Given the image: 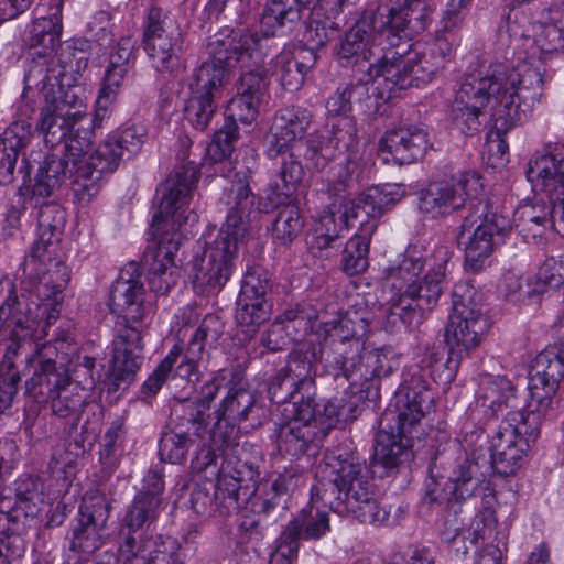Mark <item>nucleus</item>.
Segmentation results:
<instances>
[{"mask_svg":"<svg viewBox=\"0 0 564 564\" xmlns=\"http://www.w3.org/2000/svg\"><path fill=\"white\" fill-rule=\"evenodd\" d=\"M527 178L535 192L560 198L564 192V154L553 153L551 145L536 152L528 163Z\"/></svg>","mask_w":564,"mask_h":564,"instance_id":"24","label":"nucleus"},{"mask_svg":"<svg viewBox=\"0 0 564 564\" xmlns=\"http://www.w3.org/2000/svg\"><path fill=\"white\" fill-rule=\"evenodd\" d=\"M135 41L131 36H122L113 46L109 55V64L106 68L130 72L133 67V52Z\"/></svg>","mask_w":564,"mask_h":564,"instance_id":"59","label":"nucleus"},{"mask_svg":"<svg viewBox=\"0 0 564 564\" xmlns=\"http://www.w3.org/2000/svg\"><path fill=\"white\" fill-rule=\"evenodd\" d=\"M119 558L124 564H182L178 546L173 539L128 535L119 547Z\"/></svg>","mask_w":564,"mask_h":564,"instance_id":"23","label":"nucleus"},{"mask_svg":"<svg viewBox=\"0 0 564 564\" xmlns=\"http://www.w3.org/2000/svg\"><path fill=\"white\" fill-rule=\"evenodd\" d=\"M406 12L386 4H380L375 12H366L345 34L340 41L337 55L344 65H357L364 68L380 55L377 46L384 42L390 48L397 47L406 29ZM369 65H367L368 67Z\"/></svg>","mask_w":564,"mask_h":564,"instance_id":"6","label":"nucleus"},{"mask_svg":"<svg viewBox=\"0 0 564 564\" xmlns=\"http://www.w3.org/2000/svg\"><path fill=\"white\" fill-rule=\"evenodd\" d=\"M356 144V124L350 117H343L332 123L330 135L319 148L304 143L302 156L307 160L312 169L321 171L338 154L351 150Z\"/></svg>","mask_w":564,"mask_h":564,"instance_id":"25","label":"nucleus"},{"mask_svg":"<svg viewBox=\"0 0 564 564\" xmlns=\"http://www.w3.org/2000/svg\"><path fill=\"white\" fill-rule=\"evenodd\" d=\"M280 153L282 154V166L279 172L281 184L276 183L271 194L276 205L285 204L290 199L304 176V170L300 161L302 150L283 149Z\"/></svg>","mask_w":564,"mask_h":564,"instance_id":"35","label":"nucleus"},{"mask_svg":"<svg viewBox=\"0 0 564 564\" xmlns=\"http://www.w3.org/2000/svg\"><path fill=\"white\" fill-rule=\"evenodd\" d=\"M312 364L305 352L294 350L285 366L280 368L271 379L268 393L274 403H289L301 392L308 393L313 389L311 376Z\"/></svg>","mask_w":564,"mask_h":564,"instance_id":"19","label":"nucleus"},{"mask_svg":"<svg viewBox=\"0 0 564 564\" xmlns=\"http://www.w3.org/2000/svg\"><path fill=\"white\" fill-rule=\"evenodd\" d=\"M268 290L267 279H261L254 273H249L245 278L237 300L235 317L238 325L245 328L242 332L249 338L253 337L259 326L269 318L270 307L265 301Z\"/></svg>","mask_w":564,"mask_h":564,"instance_id":"22","label":"nucleus"},{"mask_svg":"<svg viewBox=\"0 0 564 564\" xmlns=\"http://www.w3.org/2000/svg\"><path fill=\"white\" fill-rule=\"evenodd\" d=\"M260 102L261 100L238 91V96L232 98L228 105L229 117L232 119L231 122L251 123L254 121Z\"/></svg>","mask_w":564,"mask_h":564,"instance_id":"58","label":"nucleus"},{"mask_svg":"<svg viewBox=\"0 0 564 564\" xmlns=\"http://www.w3.org/2000/svg\"><path fill=\"white\" fill-rule=\"evenodd\" d=\"M21 376L13 361L7 359L0 371V410L8 408L18 392Z\"/></svg>","mask_w":564,"mask_h":564,"instance_id":"57","label":"nucleus"},{"mask_svg":"<svg viewBox=\"0 0 564 564\" xmlns=\"http://www.w3.org/2000/svg\"><path fill=\"white\" fill-rule=\"evenodd\" d=\"M216 111L215 98L191 95L185 107V118L196 130L204 131L212 122Z\"/></svg>","mask_w":564,"mask_h":564,"instance_id":"53","label":"nucleus"},{"mask_svg":"<svg viewBox=\"0 0 564 564\" xmlns=\"http://www.w3.org/2000/svg\"><path fill=\"white\" fill-rule=\"evenodd\" d=\"M448 259L449 252L445 246L437 247L430 259V261L433 260V268L431 269V272L425 275V292H427L425 295L426 304H435L443 293Z\"/></svg>","mask_w":564,"mask_h":564,"instance_id":"50","label":"nucleus"},{"mask_svg":"<svg viewBox=\"0 0 564 564\" xmlns=\"http://www.w3.org/2000/svg\"><path fill=\"white\" fill-rule=\"evenodd\" d=\"M544 200L524 205L518 210L517 228L525 237L536 238L542 236L546 228L553 229V205Z\"/></svg>","mask_w":564,"mask_h":564,"instance_id":"41","label":"nucleus"},{"mask_svg":"<svg viewBox=\"0 0 564 564\" xmlns=\"http://www.w3.org/2000/svg\"><path fill=\"white\" fill-rule=\"evenodd\" d=\"M59 75L52 54L35 51L28 62L24 83L28 88L40 89L47 106V95H57L59 91Z\"/></svg>","mask_w":564,"mask_h":564,"instance_id":"30","label":"nucleus"},{"mask_svg":"<svg viewBox=\"0 0 564 564\" xmlns=\"http://www.w3.org/2000/svg\"><path fill=\"white\" fill-rule=\"evenodd\" d=\"M325 467L330 476L328 486L337 489L336 506L361 523L380 524L388 520V512L380 507L368 476L366 463L351 449L338 446L325 454ZM327 484L321 481L312 488V501H324Z\"/></svg>","mask_w":564,"mask_h":564,"instance_id":"5","label":"nucleus"},{"mask_svg":"<svg viewBox=\"0 0 564 564\" xmlns=\"http://www.w3.org/2000/svg\"><path fill=\"white\" fill-rule=\"evenodd\" d=\"M316 56L312 50L301 48L295 56L281 55L278 58L280 65V82L284 89L297 90L304 83L305 75L314 66Z\"/></svg>","mask_w":564,"mask_h":564,"instance_id":"40","label":"nucleus"},{"mask_svg":"<svg viewBox=\"0 0 564 564\" xmlns=\"http://www.w3.org/2000/svg\"><path fill=\"white\" fill-rule=\"evenodd\" d=\"M365 72V82H372L378 90L377 95L382 100H389L397 90H402L412 85V66L403 64L402 54L388 50L380 54L373 63H370Z\"/></svg>","mask_w":564,"mask_h":564,"instance_id":"21","label":"nucleus"},{"mask_svg":"<svg viewBox=\"0 0 564 564\" xmlns=\"http://www.w3.org/2000/svg\"><path fill=\"white\" fill-rule=\"evenodd\" d=\"M325 436V430L318 425H303L296 421H288L280 427L278 446L281 452L301 456L311 444L322 441Z\"/></svg>","mask_w":564,"mask_h":564,"instance_id":"32","label":"nucleus"},{"mask_svg":"<svg viewBox=\"0 0 564 564\" xmlns=\"http://www.w3.org/2000/svg\"><path fill=\"white\" fill-rule=\"evenodd\" d=\"M379 217H366L361 221L359 230L346 243L343 250V269L349 274H359L368 268L369 245L372 235L377 230Z\"/></svg>","mask_w":564,"mask_h":564,"instance_id":"29","label":"nucleus"},{"mask_svg":"<svg viewBox=\"0 0 564 564\" xmlns=\"http://www.w3.org/2000/svg\"><path fill=\"white\" fill-rule=\"evenodd\" d=\"M360 349L361 345L359 339L354 336L349 337L348 335L343 336L336 346V351L341 358L340 368L347 380H352L354 371L351 368L356 366V359L360 358Z\"/></svg>","mask_w":564,"mask_h":564,"instance_id":"60","label":"nucleus"},{"mask_svg":"<svg viewBox=\"0 0 564 564\" xmlns=\"http://www.w3.org/2000/svg\"><path fill=\"white\" fill-rule=\"evenodd\" d=\"M299 340L296 334L290 332L283 324L274 321L262 335L261 343L269 350L278 351L286 347L291 341Z\"/></svg>","mask_w":564,"mask_h":564,"instance_id":"63","label":"nucleus"},{"mask_svg":"<svg viewBox=\"0 0 564 564\" xmlns=\"http://www.w3.org/2000/svg\"><path fill=\"white\" fill-rule=\"evenodd\" d=\"M464 204L453 178L431 180L425 188V215L437 218Z\"/></svg>","mask_w":564,"mask_h":564,"instance_id":"33","label":"nucleus"},{"mask_svg":"<svg viewBox=\"0 0 564 564\" xmlns=\"http://www.w3.org/2000/svg\"><path fill=\"white\" fill-rule=\"evenodd\" d=\"M162 509V499L155 496L137 495L123 518V525L130 531L150 527L156 521Z\"/></svg>","mask_w":564,"mask_h":564,"instance_id":"42","label":"nucleus"},{"mask_svg":"<svg viewBox=\"0 0 564 564\" xmlns=\"http://www.w3.org/2000/svg\"><path fill=\"white\" fill-rule=\"evenodd\" d=\"M264 48L263 37L257 32L241 30H224L208 44L210 59L227 66V70L236 63L247 66V59L258 66L263 62Z\"/></svg>","mask_w":564,"mask_h":564,"instance_id":"17","label":"nucleus"},{"mask_svg":"<svg viewBox=\"0 0 564 564\" xmlns=\"http://www.w3.org/2000/svg\"><path fill=\"white\" fill-rule=\"evenodd\" d=\"M68 383V377L55 369V362L51 359L40 364L39 369L25 382L26 392L35 398L52 395L62 384Z\"/></svg>","mask_w":564,"mask_h":564,"instance_id":"45","label":"nucleus"},{"mask_svg":"<svg viewBox=\"0 0 564 564\" xmlns=\"http://www.w3.org/2000/svg\"><path fill=\"white\" fill-rule=\"evenodd\" d=\"M564 283L561 263L554 259H546L539 268L536 274L527 281L528 295L542 294L555 290Z\"/></svg>","mask_w":564,"mask_h":564,"instance_id":"49","label":"nucleus"},{"mask_svg":"<svg viewBox=\"0 0 564 564\" xmlns=\"http://www.w3.org/2000/svg\"><path fill=\"white\" fill-rule=\"evenodd\" d=\"M205 245L203 254L193 260V288L197 294L210 296L219 293L230 279L238 243L217 236Z\"/></svg>","mask_w":564,"mask_h":564,"instance_id":"14","label":"nucleus"},{"mask_svg":"<svg viewBox=\"0 0 564 564\" xmlns=\"http://www.w3.org/2000/svg\"><path fill=\"white\" fill-rule=\"evenodd\" d=\"M226 220L217 236L234 240L238 243L249 231L253 221L262 213H269L278 206L271 195L267 199L257 196L243 180L232 182L227 193Z\"/></svg>","mask_w":564,"mask_h":564,"instance_id":"15","label":"nucleus"},{"mask_svg":"<svg viewBox=\"0 0 564 564\" xmlns=\"http://www.w3.org/2000/svg\"><path fill=\"white\" fill-rule=\"evenodd\" d=\"M51 399L52 412L59 417H69L78 414L85 403L84 395L77 384H73L69 380L68 383L62 384L48 395Z\"/></svg>","mask_w":564,"mask_h":564,"instance_id":"48","label":"nucleus"},{"mask_svg":"<svg viewBox=\"0 0 564 564\" xmlns=\"http://www.w3.org/2000/svg\"><path fill=\"white\" fill-rule=\"evenodd\" d=\"M513 395L512 388L508 382H489L482 388L480 395L481 405L489 409L492 415H497L502 408L509 406L510 398Z\"/></svg>","mask_w":564,"mask_h":564,"instance_id":"55","label":"nucleus"},{"mask_svg":"<svg viewBox=\"0 0 564 564\" xmlns=\"http://www.w3.org/2000/svg\"><path fill=\"white\" fill-rule=\"evenodd\" d=\"M123 423L116 420L111 423L104 436V444L100 448V460L109 470L115 469L119 464L120 445L123 438Z\"/></svg>","mask_w":564,"mask_h":564,"instance_id":"54","label":"nucleus"},{"mask_svg":"<svg viewBox=\"0 0 564 564\" xmlns=\"http://www.w3.org/2000/svg\"><path fill=\"white\" fill-rule=\"evenodd\" d=\"M56 32V23L52 17L36 19L26 32L25 41L33 47L45 45L46 40L51 43Z\"/></svg>","mask_w":564,"mask_h":564,"instance_id":"64","label":"nucleus"},{"mask_svg":"<svg viewBox=\"0 0 564 564\" xmlns=\"http://www.w3.org/2000/svg\"><path fill=\"white\" fill-rule=\"evenodd\" d=\"M268 86L269 82L259 68L250 69L241 75L238 91L262 100L267 94Z\"/></svg>","mask_w":564,"mask_h":564,"instance_id":"62","label":"nucleus"},{"mask_svg":"<svg viewBox=\"0 0 564 564\" xmlns=\"http://www.w3.org/2000/svg\"><path fill=\"white\" fill-rule=\"evenodd\" d=\"M532 53L519 57L516 67L497 63L485 76H468L456 94L453 112L457 124L467 132L478 131L479 116L486 106L495 127L507 131L527 118L543 94L542 61L536 53L552 54L564 51V13L550 12L533 24Z\"/></svg>","mask_w":564,"mask_h":564,"instance_id":"1","label":"nucleus"},{"mask_svg":"<svg viewBox=\"0 0 564 564\" xmlns=\"http://www.w3.org/2000/svg\"><path fill=\"white\" fill-rule=\"evenodd\" d=\"M563 378L564 349L557 345L547 346L538 355L534 373L530 377L528 406L532 414L544 413L549 409Z\"/></svg>","mask_w":564,"mask_h":564,"instance_id":"16","label":"nucleus"},{"mask_svg":"<svg viewBox=\"0 0 564 564\" xmlns=\"http://www.w3.org/2000/svg\"><path fill=\"white\" fill-rule=\"evenodd\" d=\"M110 505L104 495L86 496L79 508V525L73 532L70 549L86 560L102 545Z\"/></svg>","mask_w":564,"mask_h":564,"instance_id":"18","label":"nucleus"},{"mask_svg":"<svg viewBox=\"0 0 564 564\" xmlns=\"http://www.w3.org/2000/svg\"><path fill=\"white\" fill-rule=\"evenodd\" d=\"M90 149L82 159L79 176L83 177V188L90 191L99 184L104 175L113 173L122 159L120 145L116 144L110 137L101 142L97 149L89 154Z\"/></svg>","mask_w":564,"mask_h":564,"instance_id":"27","label":"nucleus"},{"mask_svg":"<svg viewBox=\"0 0 564 564\" xmlns=\"http://www.w3.org/2000/svg\"><path fill=\"white\" fill-rule=\"evenodd\" d=\"M253 403V395L249 391L231 389L216 411L217 419L240 423L248 417Z\"/></svg>","mask_w":564,"mask_h":564,"instance_id":"47","label":"nucleus"},{"mask_svg":"<svg viewBox=\"0 0 564 564\" xmlns=\"http://www.w3.org/2000/svg\"><path fill=\"white\" fill-rule=\"evenodd\" d=\"M182 31L170 13L152 7L147 15L142 46L158 72H172L182 53Z\"/></svg>","mask_w":564,"mask_h":564,"instance_id":"11","label":"nucleus"},{"mask_svg":"<svg viewBox=\"0 0 564 564\" xmlns=\"http://www.w3.org/2000/svg\"><path fill=\"white\" fill-rule=\"evenodd\" d=\"M220 321L215 315L203 318L185 350L174 345L141 387L143 397H154L169 378L175 364V376L188 381L198 380V365L205 356V343L216 341L221 333Z\"/></svg>","mask_w":564,"mask_h":564,"instance_id":"9","label":"nucleus"},{"mask_svg":"<svg viewBox=\"0 0 564 564\" xmlns=\"http://www.w3.org/2000/svg\"><path fill=\"white\" fill-rule=\"evenodd\" d=\"M36 218L37 240L35 242L57 247L66 223L65 209L57 203L46 202L39 206Z\"/></svg>","mask_w":564,"mask_h":564,"instance_id":"39","label":"nucleus"},{"mask_svg":"<svg viewBox=\"0 0 564 564\" xmlns=\"http://www.w3.org/2000/svg\"><path fill=\"white\" fill-rule=\"evenodd\" d=\"M32 138V124L26 119L12 122L1 135L0 176L10 178L15 169L17 160L21 151L29 144Z\"/></svg>","mask_w":564,"mask_h":564,"instance_id":"31","label":"nucleus"},{"mask_svg":"<svg viewBox=\"0 0 564 564\" xmlns=\"http://www.w3.org/2000/svg\"><path fill=\"white\" fill-rule=\"evenodd\" d=\"M400 270L408 273L410 278H415L406 292L412 297H420L422 288L420 275L423 272V259L422 250L417 246H409L406 248Z\"/></svg>","mask_w":564,"mask_h":564,"instance_id":"56","label":"nucleus"},{"mask_svg":"<svg viewBox=\"0 0 564 564\" xmlns=\"http://www.w3.org/2000/svg\"><path fill=\"white\" fill-rule=\"evenodd\" d=\"M477 292L467 282H459L453 290V313L445 330L448 345L475 348L489 328L488 319L482 315Z\"/></svg>","mask_w":564,"mask_h":564,"instance_id":"12","label":"nucleus"},{"mask_svg":"<svg viewBox=\"0 0 564 564\" xmlns=\"http://www.w3.org/2000/svg\"><path fill=\"white\" fill-rule=\"evenodd\" d=\"M402 193L400 187L392 185L371 186L354 199L343 198L337 205L332 204L327 212L321 216V228L311 241V248L328 252L335 249V243L344 230L351 226V221L365 215L366 217H381L400 202Z\"/></svg>","mask_w":564,"mask_h":564,"instance_id":"8","label":"nucleus"},{"mask_svg":"<svg viewBox=\"0 0 564 564\" xmlns=\"http://www.w3.org/2000/svg\"><path fill=\"white\" fill-rule=\"evenodd\" d=\"M109 137L116 144L120 145L122 155H124L126 152L128 154H135L141 150L144 143L147 130L142 126H131L123 129L120 133Z\"/></svg>","mask_w":564,"mask_h":564,"instance_id":"61","label":"nucleus"},{"mask_svg":"<svg viewBox=\"0 0 564 564\" xmlns=\"http://www.w3.org/2000/svg\"><path fill=\"white\" fill-rule=\"evenodd\" d=\"M23 303L19 300L14 283L9 280H0V343L4 337L8 321L22 329H31L33 321L29 310H22Z\"/></svg>","mask_w":564,"mask_h":564,"instance_id":"38","label":"nucleus"},{"mask_svg":"<svg viewBox=\"0 0 564 564\" xmlns=\"http://www.w3.org/2000/svg\"><path fill=\"white\" fill-rule=\"evenodd\" d=\"M509 228V220L489 212L486 203L473 204L471 213L463 220L459 232L460 243L465 246L466 268L480 271Z\"/></svg>","mask_w":564,"mask_h":564,"instance_id":"10","label":"nucleus"},{"mask_svg":"<svg viewBox=\"0 0 564 564\" xmlns=\"http://www.w3.org/2000/svg\"><path fill=\"white\" fill-rule=\"evenodd\" d=\"M229 78L227 66L210 58L194 69L188 87L192 96L215 98Z\"/></svg>","mask_w":564,"mask_h":564,"instance_id":"36","label":"nucleus"},{"mask_svg":"<svg viewBox=\"0 0 564 564\" xmlns=\"http://www.w3.org/2000/svg\"><path fill=\"white\" fill-rule=\"evenodd\" d=\"M303 226L299 208L295 205L285 206L280 209L272 228L273 238L282 245L293 241Z\"/></svg>","mask_w":564,"mask_h":564,"instance_id":"51","label":"nucleus"},{"mask_svg":"<svg viewBox=\"0 0 564 564\" xmlns=\"http://www.w3.org/2000/svg\"><path fill=\"white\" fill-rule=\"evenodd\" d=\"M423 399L406 394L399 410H386L379 421L375 458L386 468H395L413 456L414 443L423 436Z\"/></svg>","mask_w":564,"mask_h":564,"instance_id":"7","label":"nucleus"},{"mask_svg":"<svg viewBox=\"0 0 564 564\" xmlns=\"http://www.w3.org/2000/svg\"><path fill=\"white\" fill-rule=\"evenodd\" d=\"M330 531L329 514L313 505L303 508L285 525L284 539L295 542L300 547L302 540H319Z\"/></svg>","mask_w":564,"mask_h":564,"instance_id":"28","label":"nucleus"},{"mask_svg":"<svg viewBox=\"0 0 564 564\" xmlns=\"http://www.w3.org/2000/svg\"><path fill=\"white\" fill-rule=\"evenodd\" d=\"M311 120V112L303 107L291 106L282 109L272 128L273 143L278 152L283 149L302 150Z\"/></svg>","mask_w":564,"mask_h":564,"instance_id":"26","label":"nucleus"},{"mask_svg":"<svg viewBox=\"0 0 564 564\" xmlns=\"http://www.w3.org/2000/svg\"><path fill=\"white\" fill-rule=\"evenodd\" d=\"M218 455L210 447H202L192 460V468L197 473L210 470L212 476H217V490L216 496H223L228 499L230 505H237L239 479L236 477H228L225 470L217 467Z\"/></svg>","mask_w":564,"mask_h":564,"instance_id":"34","label":"nucleus"},{"mask_svg":"<svg viewBox=\"0 0 564 564\" xmlns=\"http://www.w3.org/2000/svg\"><path fill=\"white\" fill-rule=\"evenodd\" d=\"M57 247L35 242L22 264L23 278L31 286L37 288L50 271V264L56 256Z\"/></svg>","mask_w":564,"mask_h":564,"instance_id":"43","label":"nucleus"},{"mask_svg":"<svg viewBox=\"0 0 564 564\" xmlns=\"http://www.w3.org/2000/svg\"><path fill=\"white\" fill-rule=\"evenodd\" d=\"M79 46L66 45L62 47L56 55H52L56 70L59 75V95L50 93L47 95V106L42 108L44 111V124L48 123L52 115L57 113V108L66 106V109H72L76 104H80L84 109V115L87 112L86 99L84 97V89L76 83L82 70L87 67L88 56L84 46L86 42H79Z\"/></svg>","mask_w":564,"mask_h":564,"instance_id":"13","label":"nucleus"},{"mask_svg":"<svg viewBox=\"0 0 564 564\" xmlns=\"http://www.w3.org/2000/svg\"><path fill=\"white\" fill-rule=\"evenodd\" d=\"M194 445L195 438L188 432L174 429L163 433L160 440L159 454L162 460L181 464L186 459Z\"/></svg>","mask_w":564,"mask_h":564,"instance_id":"46","label":"nucleus"},{"mask_svg":"<svg viewBox=\"0 0 564 564\" xmlns=\"http://www.w3.org/2000/svg\"><path fill=\"white\" fill-rule=\"evenodd\" d=\"M237 138V124L235 122L226 123L215 132L213 140L207 145L206 160L212 163H218L229 159Z\"/></svg>","mask_w":564,"mask_h":564,"instance_id":"52","label":"nucleus"},{"mask_svg":"<svg viewBox=\"0 0 564 564\" xmlns=\"http://www.w3.org/2000/svg\"><path fill=\"white\" fill-rule=\"evenodd\" d=\"M415 134L410 129L401 128L388 131L380 140V153L384 162L409 164L415 160L419 144L414 142Z\"/></svg>","mask_w":564,"mask_h":564,"instance_id":"37","label":"nucleus"},{"mask_svg":"<svg viewBox=\"0 0 564 564\" xmlns=\"http://www.w3.org/2000/svg\"><path fill=\"white\" fill-rule=\"evenodd\" d=\"M80 104L72 109L66 106L57 108V113L51 116L47 124H44V111L37 123L40 131L47 137L51 134L56 140L68 134L63 149H54L44 156L40 164L33 185L34 197H48L59 188L67 178L83 186V177L79 176L82 159L91 149L95 135V120L90 115H84Z\"/></svg>","mask_w":564,"mask_h":564,"instance_id":"4","label":"nucleus"},{"mask_svg":"<svg viewBox=\"0 0 564 564\" xmlns=\"http://www.w3.org/2000/svg\"><path fill=\"white\" fill-rule=\"evenodd\" d=\"M128 74L129 72L127 70L106 68L96 101L95 116H90L95 120V127L99 126L104 118L108 117L110 108L116 102Z\"/></svg>","mask_w":564,"mask_h":564,"instance_id":"44","label":"nucleus"},{"mask_svg":"<svg viewBox=\"0 0 564 564\" xmlns=\"http://www.w3.org/2000/svg\"><path fill=\"white\" fill-rule=\"evenodd\" d=\"M198 180L199 169L194 161H189L175 170L158 189L161 199L152 220L158 247L151 253L152 262L148 273L149 286L155 293H167L176 282L172 270L174 256L183 240L181 228L196 220L189 204Z\"/></svg>","mask_w":564,"mask_h":564,"instance_id":"2","label":"nucleus"},{"mask_svg":"<svg viewBox=\"0 0 564 564\" xmlns=\"http://www.w3.org/2000/svg\"><path fill=\"white\" fill-rule=\"evenodd\" d=\"M524 422L513 425L502 422L490 441V457L496 471L508 476L514 474L522 465L529 449V443L522 436Z\"/></svg>","mask_w":564,"mask_h":564,"instance_id":"20","label":"nucleus"},{"mask_svg":"<svg viewBox=\"0 0 564 564\" xmlns=\"http://www.w3.org/2000/svg\"><path fill=\"white\" fill-rule=\"evenodd\" d=\"M143 296L144 288L139 265L130 262L120 271L109 299L111 312L121 317L112 340L110 376L113 380V391L129 386L142 364V337L148 328L144 323Z\"/></svg>","mask_w":564,"mask_h":564,"instance_id":"3","label":"nucleus"}]
</instances>
